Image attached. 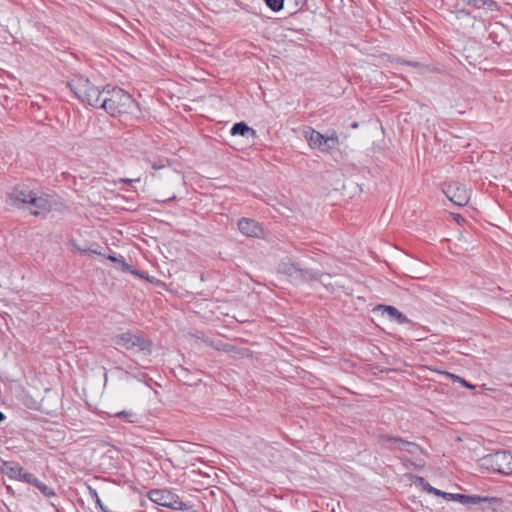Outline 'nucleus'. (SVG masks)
I'll list each match as a JSON object with an SVG mask.
<instances>
[{
	"mask_svg": "<svg viewBox=\"0 0 512 512\" xmlns=\"http://www.w3.org/2000/svg\"><path fill=\"white\" fill-rule=\"evenodd\" d=\"M92 85L93 84H91L87 77L78 73L70 72V76L68 77V80H66V87L70 89L74 97L80 102L83 100L85 94L89 92Z\"/></svg>",
	"mask_w": 512,
	"mask_h": 512,
	"instance_id": "obj_8",
	"label": "nucleus"
},
{
	"mask_svg": "<svg viewBox=\"0 0 512 512\" xmlns=\"http://www.w3.org/2000/svg\"><path fill=\"white\" fill-rule=\"evenodd\" d=\"M45 496L53 495L51 488L38 480V485H35Z\"/></svg>",
	"mask_w": 512,
	"mask_h": 512,
	"instance_id": "obj_30",
	"label": "nucleus"
},
{
	"mask_svg": "<svg viewBox=\"0 0 512 512\" xmlns=\"http://www.w3.org/2000/svg\"><path fill=\"white\" fill-rule=\"evenodd\" d=\"M114 342L115 344L120 345L127 350L137 349L138 351L143 352L145 355H151L152 353V341L140 334H135L131 331L117 335L114 338Z\"/></svg>",
	"mask_w": 512,
	"mask_h": 512,
	"instance_id": "obj_6",
	"label": "nucleus"
},
{
	"mask_svg": "<svg viewBox=\"0 0 512 512\" xmlns=\"http://www.w3.org/2000/svg\"><path fill=\"white\" fill-rule=\"evenodd\" d=\"M101 510V512H111L107 509V507L105 505H103L102 507L99 508Z\"/></svg>",
	"mask_w": 512,
	"mask_h": 512,
	"instance_id": "obj_39",
	"label": "nucleus"
},
{
	"mask_svg": "<svg viewBox=\"0 0 512 512\" xmlns=\"http://www.w3.org/2000/svg\"><path fill=\"white\" fill-rule=\"evenodd\" d=\"M65 64H66V69H67V68H69V69H70V67L72 66V63H71L70 61H68L67 59H66V61H65Z\"/></svg>",
	"mask_w": 512,
	"mask_h": 512,
	"instance_id": "obj_40",
	"label": "nucleus"
},
{
	"mask_svg": "<svg viewBox=\"0 0 512 512\" xmlns=\"http://www.w3.org/2000/svg\"><path fill=\"white\" fill-rule=\"evenodd\" d=\"M165 166H166V165H165L162 161H160L159 163H156V162H155V163H153V164H152V168H153L154 170L162 169V168H164Z\"/></svg>",
	"mask_w": 512,
	"mask_h": 512,
	"instance_id": "obj_33",
	"label": "nucleus"
},
{
	"mask_svg": "<svg viewBox=\"0 0 512 512\" xmlns=\"http://www.w3.org/2000/svg\"><path fill=\"white\" fill-rule=\"evenodd\" d=\"M226 343H223L222 341L220 340H217V341H211L210 342V346L213 347L214 349L218 350V351H223V346H225Z\"/></svg>",
	"mask_w": 512,
	"mask_h": 512,
	"instance_id": "obj_31",
	"label": "nucleus"
},
{
	"mask_svg": "<svg viewBox=\"0 0 512 512\" xmlns=\"http://www.w3.org/2000/svg\"><path fill=\"white\" fill-rule=\"evenodd\" d=\"M280 274L287 276L291 282L305 283L321 280L322 273L301 267L299 263L293 262L291 258H284L277 267Z\"/></svg>",
	"mask_w": 512,
	"mask_h": 512,
	"instance_id": "obj_3",
	"label": "nucleus"
},
{
	"mask_svg": "<svg viewBox=\"0 0 512 512\" xmlns=\"http://www.w3.org/2000/svg\"><path fill=\"white\" fill-rule=\"evenodd\" d=\"M357 127H358V123L357 122H353L351 124V128L356 129Z\"/></svg>",
	"mask_w": 512,
	"mask_h": 512,
	"instance_id": "obj_41",
	"label": "nucleus"
},
{
	"mask_svg": "<svg viewBox=\"0 0 512 512\" xmlns=\"http://www.w3.org/2000/svg\"><path fill=\"white\" fill-rule=\"evenodd\" d=\"M119 264L121 266V269L126 272H130L132 274L138 275L140 277H144L139 271L133 270L131 266L125 261L123 256H120Z\"/></svg>",
	"mask_w": 512,
	"mask_h": 512,
	"instance_id": "obj_26",
	"label": "nucleus"
},
{
	"mask_svg": "<svg viewBox=\"0 0 512 512\" xmlns=\"http://www.w3.org/2000/svg\"><path fill=\"white\" fill-rule=\"evenodd\" d=\"M107 259H109V260H110V261H112V262H117V263H119L120 257H116V256H114V255H109V256L107 257Z\"/></svg>",
	"mask_w": 512,
	"mask_h": 512,
	"instance_id": "obj_37",
	"label": "nucleus"
},
{
	"mask_svg": "<svg viewBox=\"0 0 512 512\" xmlns=\"http://www.w3.org/2000/svg\"><path fill=\"white\" fill-rule=\"evenodd\" d=\"M91 493H92V496L95 498L97 507L98 508L102 507L103 503H102L100 497L98 496V493L96 492V490H91Z\"/></svg>",
	"mask_w": 512,
	"mask_h": 512,
	"instance_id": "obj_32",
	"label": "nucleus"
},
{
	"mask_svg": "<svg viewBox=\"0 0 512 512\" xmlns=\"http://www.w3.org/2000/svg\"><path fill=\"white\" fill-rule=\"evenodd\" d=\"M481 498L484 500L478 502L476 505L479 506L482 512H497L496 506L503 503L502 499L498 497L481 496Z\"/></svg>",
	"mask_w": 512,
	"mask_h": 512,
	"instance_id": "obj_15",
	"label": "nucleus"
},
{
	"mask_svg": "<svg viewBox=\"0 0 512 512\" xmlns=\"http://www.w3.org/2000/svg\"><path fill=\"white\" fill-rule=\"evenodd\" d=\"M5 419V415L0 411V422H2Z\"/></svg>",
	"mask_w": 512,
	"mask_h": 512,
	"instance_id": "obj_42",
	"label": "nucleus"
},
{
	"mask_svg": "<svg viewBox=\"0 0 512 512\" xmlns=\"http://www.w3.org/2000/svg\"><path fill=\"white\" fill-rule=\"evenodd\" d=\"M303 136L311 149H318L322 153H332L339 146V137L335 130L324 135L311 126H305Z\"/></svg>",
	"mask_w": 512,
	"mask_h": 512,
	"instance_id": "obj_4",
	"label": "nucleus"
},
{
	"mask_svg": "<svg viewBox=\"0 0 512 512\" xmlns=\"http://www.w3.org/2000/svg\"><path fill=\"white\" fill-rule=\"evenodd\" d=\"M11 472L15 477L19 478L22 481L27 483L38 485V479L34 476V474L27 472L24 468L17 466L15 468H11Z\"/></svg>",
	"mask_w": 512,
	"mask_h": 512,
	"instance_id": "obj_17",
	"label": "nucleus"
},
{
	"mask_svg": "<svg viewBox=\"0 0 512 512\" xmlns=\"http://www.w3.org/2000/svg\"><path fill=\"white\" fill-rule=\"evenodd\" d=\"M442 498L447 501H455L459 502L466 506H472V504H477L480 501H483L484 499L481 498L480 495H468V494H462V493H448L445 492L442 495Z\"/></svg>",
	"mask_w": 512,
	"mask_h": 512,
	"instance_id": "obj_14",
	"label": "nucleus"
},
{
	"mask_svg": "<svg viewBox=\"0 0 512 512\" xmlns=\"http://www.w3.org/2000/svg\"><path fill=\"white\" fill-rule=\"evenodd\" d=\"M415 483L418 484V485H421L423 490L426 491L429 494H431V489L434 488L423 477H420V476L416 478Z\"/></svg>",
	"mask_w": 512,
	"mask_h": 512,
	"instance_id": "obj_28",
	"label": "nucleus"
},
{
	"mask_svg": "<svg viewBox=\"0 0 512 512\" xmlns=\"http://www.w3.org/2000/svg\"><path fill=\"white\" fill-rule=\"evenodd\" d=\"M171 502L172 504L168 508L173 510L188 511L192 508L190 504L183 502L177 494H174Z\"/></svg>",
	"mask_w": 512,
	"mask_h": 512,
	"instance_id": "obj_22",
	"label": "nucleus"
},
{
	"mask_svg": "<svg viewBox=\"0 0 512 512\" xmlns=\"http://www.w3.org/2000/svg\"><path fill=\"white\" fill-rule=\"evenodd\" d=\"M117 418L122 419L127 423H135L137 422V414L131 411L122 410L120 412L115 413L114 415Z\"/></svg>",
	"mask_w": 512,
	"mask_h": 512,
	"instance_id": "obj_23",
	"label": "nucleus"
},
{
	"mask_svg": "<svg viewBox=\"0 0 512 512\" xmlns=\"http://www.w3.org/2000/svg\"><path fill=\"white\" fill-rule=\"evenodd\" d=\"M175 493L167 489H152L148 492V498L153 503L168 508L172 504Z\"/></svg>",
	"mask_w": 512,
	"mask_h": 512,
	"instance_id": "obj_12",
	"label": "nucleus"
},
{
	"mask_svg": "<svg viewBox=\"0 0 512 512\" xmlns=\"http://www.w3.org/2000/svg\"><path fill=\"white\" fill-rule=\"evenodd\" d=\"M273 12H279L284 7V0H263Z\"/></svg>",
	"mask_w": 512,
	"mask_h": 512,
	"instance_id": "obj_24",
	"label": "nucleus"
},
{
	"mask_svg": "<svg viewBox=\"0 0 512 512\" xmlns=\"http://www.w3.org/2000/svg\"><path fill=\"white\" fill-rule=\"evenodd\" d=\"M374 311L381 312L383 316L386 315L391 321H395L398 324L410 323L408 317L394 306L380 304L375 307Z\"/></svg>",
	"mask_w": 512,
	"mask_h": 512,
	"instance_id": "obj_11",
	"label": "nucleus"
},
{
	"mask_svg": "<svg viewBox=\"0 0 512 512\" xmlns=\"http://www.w3.org/2000/svg\"><path fill=\"white\" fill-rule=\"evenodd\" d=\"M222 348H223V352H226L229 355H232L234 357L244 358V357H249L251 354V351L248 348L237 347V346H234L229 343L225 344V346H223Z\"/></svg>",
	"mask_w": 512,
	"mask_h": 512,
	"instance_id": "obj_18",
	"label": "nucleus"
},
{
	"mask_svg": "<svg viewBox=\"0 0 512 512\" xmlns=\"http://www.w3.org/2000/svg\"><path fill=\"white\" fill-rule=\"evenodd\" d=\"M71 244L75 250L79 251L80 254H100V252H98L94 249L81 248V247L77 246L73 241H71Z\"/></svg>",
	"mask_w": 512,
	"mask_h": 512,
	"instance_id": "obj_29",
	"label": "nucleus"
},
{
	"mask_svg": "<svg viewBox=\"0 0 512 512\" xmlns=\"http://www.w3.org/2000/svg\"><path fill=\"white\" fill-rule=\"evenodd\" d=\"M70 55H71V58H72L74 61H77V56H76L75 54L70 53Z\"/></svg>",
	"mask_w": 512,
	"mask_h": 512,
	"instance_id": "obj_43",
	"label": "nucleus"
},
{
	"mask_svg": "<svg viewBox=\"0 0 512 512\" xmlns=\"http://www.w3.org/2000/svg\"><path fill=\"white\" fill-rule=\"evenodd\" d=\"M175 199H176V195L174 194V195L168 197L167 199L158 200V202L166 203V202H169V201H174Z\"/></svg>",
	"mask_w": 512,
	"mask_h": 512,
	"instance_id": "obj_36",
	"label": "nucleus"
},
{
	"mask_svg": "<svg viewBox=\"0 0 512 512\" xmlns=\"http://www.w3.org/2000/svg\"><path fill=\"white\" fill-rule=\"evenodd\" d=\"M462 1L469 5V0H462Z\"/></svg>",
	"mask_w": 512,
	"mask_h": 512,
	"instance_id": "obj_44",
	"label": "nucleus"
},
{
	"mask_svg": "<svg viewBox=\"0 0 512 512\" xmlns=\"http://www.w3.org/2000/svg\"><path fill=\"white\" fill-rule=\"evenodd\" d=\"M140 179H121L120 181L121 182H125V183H132L134 181H139Z\"/></svg>",
	"mask_w": 512,
	"mask_h": 512,
	"instance_id": "obj_38",
	"label": "nucleus"
},
{
	"mask_svg": "<svg viewBox=\"0 0 512 512\" xmlns=\"http://www.w3.org/2000/svg\"><path fill=\"white\" fill-rule=\"evenodd\" d=\"M7 201L10 205L18 208L22 205H26V209L35 216L48 212L50 209V204L47 199L38 196L25 185H18L8 193Z\"/></svg>",
	"mask_w": 512,
	"mask_h": 512,
	"instance_id": "obj_2",
	"label": "nucleus"
},
{
	"mask_svg": "<svg viewBox=\"0 0 512 512\" xmlns=\"http://www.w3.org/2000/svg\"><path fill=\"white\" fill-rule=\"evenodd\" d=\"M452 13L455 15V18L459 21L464 22L466 25H473L472 21L475 19L471 15V12L464 8H459L458 5L454 6V10H452Z\"/></svg>",
	"mask_w": 512,
	"mask_h": 512,
	"instance_id": "obj_20",
	"label": "nucleus"
},
{
	"mask_svg": "<svg viewBox=\"0 0 512 512\" xmlns=\"http://www.w3.org/2000/svg\"><path fill=\"white\" fill-rule=\"evenodd\" d=\"M102 100L103 109L112 117L129 126H134L144 119L140 104L128 92L117 86L107 85Z\"/></svg>",
	"mask_w": 512,
	"mask_h": 512,
	"instance_id": "obj_1",
	"label": "nucleus"
},
{
	"mask_svg": "<svg viewBox=\"0 0 512 512\" xmlns=\"http://www.w3.org/2000/svg\"><path fill=\"white\" fill-rule=\"evenodd\" d=\"M376 442L381 449L390 452L400 451L403 438L388 433H379L376 436Z\"/></svg>",
	"mask_w": 512,
	"mask_h": 512,
	"instance_id": "obj_9",
	"label": "nucleus"
},
{
	"mask_svg": "<svg viewBox=\"0 0 512 512\" xmlns=\"http://www.w3.org/2000/svg\"><path fill=\"white\" fill-rule=\"evenodd\" d=\"M105 89H106V86L103 87L102 90H100L99 87L92 85L91 88L89 89V92L87 94H85L83 100H81V103L87 104L94 108L103 109L102 100L104 99L103 95H104Z\"/></svg>",
	"mask_w": 512,
	"mask_h": 512,
	"instance_id": "obj_13",
	"label": "nucleus"
},
{
	"mask_svg": "<svg viewBox=\"0 0 512 512\" xmlns=\"http://www.w3.org/2000/svg\"><path fill=\"white\" fill-rule=\"evenodd\" d=\"M237 225L239 231L248 237H260L263 232L260 224L254 219L241 218Z\"/></svg>",
	"mask_w": 512,
	"mask_h": 512,
	"instance_id": "obj_10",
	"label": "nucleus"
},
{
	"mask_svg": "<svg viewBox=\"0 0 512 512\" xmlns=\"http://www.w3.org/2000/svg\"><path fill=\"white\" fill-rule=\"evenodd\" d=\"M443 493H444V491L437 489L435 487L433 489H431V494H433L435 496L442 497Z\"/></svg>",
	"mask_w": 512,
	"mask_h": 512,
	"instance_id": "obj_34",
	"label": "nucleus"
},
{
	"mask_svg": "<svg viewBox=\"0 0 512 512\" xmlns=\"http://www.w3.org/2000/svg\"><path fill=\"white\" fill-rule=\"evenodd\" d=\"M447 375L449 377H451L453 379V381L461 383L466 388H469V389H474L475 388L474 385H472L471 383H469L464 378H462V377H460L458 375L451 374V373H447Z\"/></svg>",
	"mask_w": 512,
	"mask_h": 512,
	"instance_id": "obj_27",
	"label": "nucleus"
},
{
	"mask_svg": "<svg viewBox=\"0 0 512 512\" xmlns=\"http://www.w3.org/2000/svg\"><path fill=\"white\" fill-rule=\"evenodd\" d=\"M400 451H406L410 454H416L418 452L424 453V451L420 445H418L415 442H411V441H408L405 439L402 440V445L400 446Z\"/></svg>",
	"mask_w": 512,
	"mask_h": 512,
	"instance_id": "obj_21",
	"label": "nucleus"
},
{
	"mask_svg": "<svg viewBox=\"0 0 512 512\" xmlns=\"http://www.w3.org/2000/svg\"><path fill=\"white\" fill-rule=\"evenodd\" d=\"M481 465L495 473L512 474V455L505 450H498L481 458Z\"/></svg>",
	"mask_w": 512,
	"mask_h": 512,
	"instance_id": "obj_5",
	"label": "nucleus"
},
{
	"mask_svg": "<svg viewBox=\"0 0 512 512\" xmlns=\"http://www.w3.org/2000/svg\"><path fill=\"white\" fill-rule=\"evenodd\" d=\"M231 134L234 135H240L243 137H256V131L249 127L245 122H237L235 123L231 128Z\"/></svg>",
	"mask_w": 512,
	"mask_h": 512,
	"instance_id": "obj_16",
	"label": "nucleus"
},
{
	"mask_svg": "<svg viewBox=\"0 0 512 512\" xmlns=\"http://www.w3.org/2000/svg\"><path fill=\"white\" fill-rule=\"evenodd\" d=\"M443 193L459 207L465 206L470 198L466 186L460 182L445 183Z\"/></svg>",
	"mask_w": 512,
	"mask_h": 512,
	"instance_id": "obj_7",
	"label": "nucleus"
},
{
	"mask_svg": "<svg viewBox=\"0 0 512 512\" xmlns=\"http://www.w3.org/2000/svg\"><path fill=\"white\" fill-rule=\"evenodd\" d=\"M306 1L307 0H295L296 6L299 7L298 10H301L305 6Z\"/></svg>",
	"mask_w": 512,
	"mask_h": 512,
	"instance_id": "obj_35",
	"label": "nucleus"
},
{
	"mask_svg": "<svg viewBox=\"0 0 512 512\" xmlns=\"http://www.w3.org/2000/svg\"><path fill=\"white\" fill-rule=\"evenodd\" d=\"M469 5L476 9H486L488 11H498L499 6L495 0H469Z\"/></svg>",
	"mask_w": 512,
	"mask_h": 512,
	"instance_id": "obj_19",
	"label": "nucleus"
},
{
	"mask_svg": "<svg viewBox=\"0 0 512 512\" xmlns=\"http://www.w3.org/2000/svg\"><path fill=\"white\" fill-rule=\"evenodd\" d=\"M398 64H401V65H407V66H410V67H414V68H428V66H425L423 65L422 63L418 62V61H410V60H404L400 57L396 58L395 60Z\"/></svg>",
	"mask_w": 512,
	"mask_h": 512,
	"instance_id": "obj_25",
	"label": "nucleus"
}]
</instances>
